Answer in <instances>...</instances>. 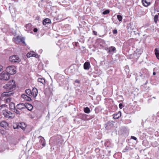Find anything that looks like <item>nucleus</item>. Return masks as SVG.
<instances>
[{
    "label": "nucleus",
    "instance_id": "nucleus-1",
    "mask_svg": "<svg viewBox=\"0 0 159 159\" xmlns=\"http://www.w3.org/2000/svg\"><path fill=\"white\" fill-rule=\"evenodd\" d=\"M16 87V85L13 80L10 81L7 84L3 86V88L7 91L13 89Z\"/></svg>",
    "mask_w": 159,
    "mask_h": 159
},
{
    "label": "nucleus",
    "instance_id": "nucleus-2",
    "mask_svg": "<svg viewBox=\"0 0 159 159\" xmlns=\"http://www.w3.org/2000/svg\"><path fill=\"white\" fill-rule=\"evenodd\" d=\"M6 71L10 75H13L16 72V68L14 66H9L6 69Z\"/></svg>",
    "mask_w": 159,
    "mask_h": 159
},
{
    "label": "nucleus",
    "instance_id": "nucleus-3",
    "mask_svg": "<svg viewBox=\"0 0 159 159\" xmlns=\"http://www.w3.org/2000/svg\"><path fill=\"white\" fill-rule=\"evenodd\" d=\"M2 113L6 118L12 119L15 117L14 115L8 110H3Z\"/></svg>",
    "mask_w": 159,
    "mask_h": 159
},
{
    "label": "nucleus",
    "instance_id": "nucleus-4",
    "mask_svg": "<svg viewBox=\"0 0 159 159\" xmlns=\"http://www.w3.org/2000/svg\"><path fill=\"white\" fill-rule=\"evenodd\" d=\"M10 77V75L7 72H3L0 74V79L3 80H8Z\"/></svg>",
    "mask_w": 159,
    "mask_h": 159
},
{
    "label": "nucleus",
    "instance_id": "nucleus-5",
    "mask_svg": "<svg viewBox=\"0 0 159 159\" xmlns=\"http://www.w3.org/2000/svg\"><path fill=\"white\" fill-rule=\"evenodd\" d=\"M10 61L12 62L19 63L20 61V59L17 55H13L11 56L9 58Z\"/></svg>",
    "mask_w": 159,
    "mask_h": 159
},
{
    "label": "nucleus",
    "instance_id": "nucleus-6",
    "mask_svg": "<svg viewBox=\"0 0 159 159\" xmlns=\"http://www.w3.org/2000/svg\"><path fill=\"white\" fill-rule=\"evenodd\" d=\"M14 41L16 43H17L20 42H22L24 44H25V39L23 37L18 36L13 38Z\"/></svg>",
    "mask_w": 159,
    "mask_h": 159
},
{
    "label": "nucleus",
    "instance_id": "nucleus-7",
    "mask_svg": "<svg viewBox=\"0 0 159 159\" xmlns=\"http://www.w3.org/2000/svg\"><path fill=\"white\" fill-rule=\"evenodd\" d=\"M13 94V92L11 91H9L8 92H3L2 94V97L1 99L3 98V97H5L6 98H7L9 97V96H10L11 95H12Z\"/></svg>",
    "mask_w": 159,
    "mask_h": 159
},
{
    "label": "nucleus",
    "instance_id": "nucleus-8",
    "mask_svg": "<svg viewBox=\"0 0 159 159\" xmlns=\"http://www.w3.org/2000/svg\"><path fill=\"white\" fill-rule=\"evenodd\" d=\"M27 57L29 58L31 57H34L36 58H38L39 55L37 54H36L33 51H30L26 55Z\"/></svg>",
    "mask_w": 159,
    "mask_h": 159
},
{
    "label": "nucleus",
    "instance_id": "nucleus-9",
    "mask_svg": "<svg viewBox=\"0 0 159 159\" xmlns=\"http://www.w3.org/2000/svg\"><path fill=\"white\" fill-rule=\"evenodd\" d=\"M31 93L32 95L31 97H33L34 98H35L38 93V90L36 88H34L33 89L32 91H31Z\"/></svg>",
    "mask_w": 159,
    "mask_h": 159
},
{
    "label": "nucleus",
    "instance_id": "nucleus-10",
    "mask_svg": "<svg viewBox=\"0 0 159 159\" xmlns=\"http://www.w3.org/2000/svg\"><path fill=\"white\" fill-rule=\"evenodd\" d=\"M17 108L19 110L25 109V104L23 103H19L17 105Z\"/></svg>",
    "mask_w": 159,
    "mask_h": 159
},
{
    "label": "nucleus",
    "instance_id": "nucleus-11",
    "mask_svg": "<svg viewBox=\"0 0 159 159\" xmlns=\"http://www.w3.org/2000/svg\"><path fill=\"white\" fill-rule=\"evenodd\" d=\"M90 67V64L89 62H86L84 64V68L86 70L89 69Z\"/></svg>",
    "mask_w": 159,
    "mask_h": 159
},
{
    "label": "nucleus",
    "instance_id": "nucleus-12",
    "mask_svg": "<svg viewBox=\"0 0 159 159\" xmlns=\"http://www.w3.org/2000/svg\"><path fill=\"white\" fill-rule=\"evenodd\" d=\"M0 126L6 128L8 126V123L5 121H2L0 122Z\"/></svg>",
    "mask_w": 159,
    "mask_h": 159
},
{
    "label": "nucleus",
    "instance_id": "nucleus-13",
    "mask_svg": "<svg viewBox=\"0 0 159 159\" xmlns=\"http://www.w3.org/2000/svg\"><path fill=\"white\" fill-rule=\"evenodd\" d=\"M21 97L26 101H30L31 100V99L30 97L25 94H22Z\"/></svg>",
    "mask_w": 159,
    "mask_h": 159
},
{
    "label": "nucleus",
    "instance_id": "nucleus-14",
    "mask_svg": "<svg viewBox=\"0 0 159 159\" xmlns=\"http://www.w3.org/2000/svg\"><path fill=\"white\" fill-rule=\"evenodd\" d=\"M25 109L27 108L28 110L29 111L31 110L33 108V106L30 104L28 103H25Z\"/></svg>",
    "mask_w": 159,
    "mask_h": 159
},
{
    "label": "nucleus",
    "instance_id": "nucleus-15",
    "mask_svg": "<svg viewBox=\"0 0 159 159\" xmlns=\"http://www.w3.org/2000/svg\"><path fill=\"white\" fill-rule=\"evenodd\" d=\"M39 142L42 144L43 147L44 146L45 143V140L41 136H39Z\"/></svg>",
    "mask_w": 159,
    "mask_h": 159
},
{
    "label": "nucleus",
    "instance_id": "nucleus-16",
    "mask_svg": "<svg viewBox=\"0 0 159 159\" xmlns=\"http://www.w3.org/2000/svg\"><path fill=\"white\" fill-rule=\"evenodd\" d=\"M121 116V112L119 111L117 113L113 115V117L114 119H118Z\"/></svg>",
    "mask_w": 159,
    "mask_h": 159
},
{
    "label": "nucleus",
    "instance_id": "nucleus-17",
    "mask_svg": "<svg viewBox=\"0 0 159 159\" xmlns=\"http://www.w3.org/2000/svg\"><path fill=\"white\" fill-rule=\"evenodd\" d=\"M51 23V20L48 18H46L44 19L43 22V24L46 25L47 24H49Z\"/></svg>",
    "mask_w": 159,
    "mask_h": 159
},
{
    "label": "nucleus",
    "instance_id": "nucleus-18",
    "mask_svg": "<svg viewBox=\"0 0 159 159\" xmlns=\"http://www.w3.org/2000/svg\"><path fill=\"white\" fill-rule=\"evenodd\" d=\"M38 82L41 83L43 85H45V80L43 78H39L38 79Z\"/></svg>",
    "mask_w": 159,
    "mask_h": 159
},
{
    "label": "nucleus",
    "instance_id": "nucleus-19",
    "mask_svg": "<svg viewBox=\"0 0 159 159\" xmlns=\"http://www.w3.org/2000/svg\"><path fill=\"white\" fill-rule=\"evenodd\" d=\"M18 126H19V128H20L23 130H24L26 127V126L24 124L21 123H18Z\"/></svg>",
    "mask_w": 159,
    "mask_h": 159
},
{
    "label": "nucleus",
    "instance_id": "nucleus-20",
    "mask_svg": "<svg viewBox=\"0 0 159 159\" xmlns=\"http://www.w3.org/2000/svg\"><path fill=\"white\" fill-rule=\"evenodd\" d=\"M26 93L29 96L31 97V91L30 89H27L25 91Z\"/></svg>",
    "mask_w": 159,
    "mask_h": 159
},
{
    "label": "nucleus",
    "instance_id": "nucleus-21",
    "mask_svg": "<svg viewBox=\"0 0 159 159\" xmlns=\"http://www.w3.org/2000/svg\"><path fill=\"white\" fill-rule=\"evenodd\" d=\"M155 54L157 58L159 59V50L157 48L155 49Z\"/></svg>",
    "mask_w": 159,
    "mask_h": 159
},
{
    "label": "nucleus",
    "instance_id": "nucleus-22",
    "mask_svg": "<svg viewBox=\"0 0 159 159\" xmlns=\"http://www.w3.org/2000/svg\"><path fill=\"white\" fill-rule=\"evenodd\" d=\"M9 107L11 109H14L15 108V104L12 102H10L9 104Z\"/></svg>",
    "mask_w": 159,
    "mask_h": 159
},
{
    "label": "nucleus",
    "instance_id": "nucleus-23",
    "mask_svg": "<svg viewBox=\"0 0 159 159\" xmlns=\"http://www.w3.org/2000/svg\"><path fill=\"white\" fill-rule=\"evenodd\" d=\"M142 2L144 5L146 7H147L149 5L150 3L147 2L146 0H143Z\"/></svg>",
    "mask_w": 159,
    "mask_h": 159
},
{
    "label": "nucleus",
    "instance_id": "nucleus-24",
    "mask_svg": "<svg viewBox=\"0 0 159 159\" xmlns=\"http://www.w3.org/2000/svg\"><path fill=\"white\" fill-rule=\"evenodd\" d=\"M4 99L5 100V103H8L11 102V98L9 97L7 98H4Z\"/></svg>",
    "mask_w": 159,
    "mask_h": 159
},
{
    "label": "nucleus",
    "instance_id": "nucleus-25",
    "mask_svg": "<svg viewBox=\"0 0 159 159\" xmlns=\"http://www.w3.org/2000/svg\"><path fill=\"white\" fill-rule=\"evenodd\" d=\"M84 111L85 113H89L90 112V110L89 108L86 107L84 109Z\"/></svg>",
    "mask_w": 159,
    "mask_h": 159
},
{
    "label": "nucleus",
    "instance_id": "nucleus-26",
    "mask_svg": "<svg viewBox=\"0 0 159 159\" xmlns=\"http://www.w3.org/2000/svg\"><path fill=\"white\" fill-rule=\"evenodd\" d=\"M116 50L115 47L113 46L110 47V53L112 52H114Z\"/></svg>",
    "mask_w": 159,
    "mask_h": 159
},
{
    "label": "nucleus",
    "instance_id": "nucleus-27",
    "mask_svg": "<svg viewBox=\"0 0 159 159\" xmlns=\"http://www.w3.org/2000/svg\"><path fill=\"white\" fill-rule=\"evenodd\" d=\"M155 5L157 7V10L159 11V0H157L156 1Z\"/></svg>",
    "mask_w": 159,
    "mask_h": 159
},
{
    "label": "nucleus",
    "instance_id": "nucleus-28",
    "mask_svg": "<svg viewBox=\"0 0 159 159\" xmlns=\"http://www.w3.org/2000/svg\"><path fill=\"white\" fill-rule=\"evenodd\" d=\"M117 18L119 21H122V17L121 15H117Z\"/></svg>",
    "mask_w": 159,
    "mask_h": 159
},
{
    "label": "nucleus",
    "instance_id": "nucleus-29",
    "mask_svg": "<svg viewBox=\"0 0 159 159\" xmlns=\"http://www.w3.org/2000/svg\"><path fill=\"white\" fill-rule=\"evenodd\" d=\"M7 106L6 104L2 105L0 106V110L4 109Z\"/></svg>",
    "mask_w": 159,
    "mask_h": 159
},
{
    "label": "nucleus",
    "instance_id": "nucleus-30",
    "mask_svg": "<svg viewBox=\"0 0 159 159\" xmlns=\"http://www.w3.org/2000/svg\"><path fill=\"white\" fill-rule=\"evenodd\" d=\"M109 12H110V11L108 10H106L105 11H104L102 13L104 15H105V14L109 13Z\"/></svg>",
    "mask_w": 159,
    "mask_h": 159
},
{
    "label": "nucleus",
    "instance_id": "nucleus-31",
    "mask_svg": "<svg viewBox=\"0 0 159 159\" xmlns=\"http://www.w3.org/2000/svg\"><path fill=\"white\" fill-rule=\"evenodd\" d=\"M158 16L156 15L154 17V21L156 23L158 20Z\"/></svg>",
    "mask_w": 159,
    "mask_h": 159
},
{
    "label": "nucleus",
    "instance_id": "nucleus-32",
    "mask_svg": "<svg viewBox=\"0 0 159 159\" xmlns=\"http://www.w3.org/2000/svg\"><path fill=\"white\" fill-rule=\"evenodd\" d=\"M14 112L17 114H20V111H18L15 108L14 109Z\"/></svg>",
    "mask_w": 159,
    "mask_h": 159
},
{
    "label": "nucleus",
    "instance_id": "nucleus-33",
    "mask_svg": "<svg viewBox=\"0 0 159 159\" xmlns=\"http://www.w3.org/2000/svg\"><path fill=\"white\" fill-rule=\"evenodd\" d=\"M13 128L14 129L19 128V126H18V124H15L13 125Z\"/></svg>",
    "mask_w": 159,
    "mask_h": 159
},
{
    "label": "nucleus",
    "instance_id": "nucleus-34",
    "mask_svg": "<svg viewBox=\"0 0 159 159\" xmlns=\"http://www.w3.org/2000/svg\"><path fill=\"white\" fill-rule=\"evenodd\" d=\"M105 50L107 51V52L109 53H110V47L109 48H105Z\"/></svg>",
    "mask_w": 159,
    "mask_h": 159
},
{
    "label": "nucleus",
    "instance_id": "nucleus-35",
    "mask_svg": "<svg viewBox=\"0 0 159 159\" xmlns=\"http://www.w3.org/2000/svg\"><path fill=\"white\" fill-rule=\"evenodd\" d=\"M31 26V24H29L26 25L25 27L26 29H27L28 28H29Z\"/></svg>",
    "mask_w": 159,
    "mask_h": 159
},
{
    "label": "nucleus",
    "instance_id": "nucleus-36",
    "mask_svg": "<svg viewBox=\"0 0 159 159\" xmlns=\"http://www.w3.org/2000/svg\"><path fill=\"white\" fill-rule=\"evenodd\" d=\"M117 33V31L116 30H113V33L114 34H116Z\"/></svg>",
    "mask_w": 159,
    "mask_h": 159
},
{
    "label": "nucleus",
    "instance_id": "nucleus-37",
    "mask_svg": "<svg viewBox=\"0 0 159 159\" xmlns=\"http://www.w3.org/2000/svg\"><path fill=\"white\" fill-rule=\"evenodd\" d=\"M131 138L135 140H136L137 139V138L136 137L134 136H131Z\"/></svg>",
    "mask_w": 159,
    "mask_h": 159
},
{
    "label": "nucleus",
    "instance_id": "nucleus-38",
    "mask_svg": "<svg viewBox=\"0 0 159 159\" xmlns=\"http://www.w3.org/2000/svg\"><path fill=\"white\" fill-rule=\"evenodd\" d=\"M119 107L120 109H122L123 107V105L122 103H120L119 104Z\"/></svg>",
    "mask_w": 159,
    "mask_h": 159
},
{
    "label": "nucleus",
    "instance_id": "nucleus-39",
    "mask_svg": "<svg viewBox=\"0 0 159 159\" xmlns=\"http://www.w3.org/2000/svg\"><path fill=\"white\" fill-rule=\"evenodd\" d=\"M34 31L35 32H36L38 31V29L36 28H35L34 29Z\"/></svg>",
    "mask_w": 159,
    "mask_h": 159
},
{
    "label": "nucleus",
    "instance_id": "nucleus-40",
    "mask_svg": "<svg viewBox=\"0 0 159 159\" xmlns=\"http://www.w3.org/2000/svg\"><path fill=\"white\" fill-rule=\"evenodd\" d=\"M93 33L95 35H97V32L96 31H93Z\"/></svg>",
    "mask_w": 159,
    "mask_h": 159
},
{
    "label": "nucleus",
    "instance_id": "nucleus-41",
    "mask_svg": "<svg viewBox=\"0 0 159 159\" xmlns=\"http://www.w3.org/2000/svg\"><path fill=\"white\" fill-rule=\"evenodd\" d=\"M3 69V66H2L1 65L0 66V72H1Z\"/></svg>",
    "mask_w": 159,
    "mask_h": 159
},
{
    "label": "nucleus",
    "instance_id": "nucleus-42",
    "mask_svg": "<svg viewBox=\"0 0 159 159\" xmlns=\"http://www.w3.org/2000/svg\"><path fill=\"white\" fill-rule=\"evenodd\" d=\"M75 82H76V83H79V81L78 80H76L75 81Z\"/></svg>",
    "mask_w": 159,
    "mask_h": 159
},
{
    "label": "nucleus",
    "instance_id": "nucleus-43",
    "mask_svg": "<svg viewBox=\"0 0 159 159\" xmlns=\"http://www.w3.org/2000/svg\"><path fill=\"white\" fill-rule=\"evenodd\" d=\"M156 72H153V75H156Z\"/></svg>",
    "mask_w": 159,
    "mask_h": 159
},
{
    "label": "nucleus",
    "instance_id": "nucleus-44",
    "mask_svg": "<svg viewBox=\"0 0 159 159\" xmlns=\"http://www.w3.org/2000/svg\"><path fill=\"white\" fill-rule=\"evenodd\" d=\"M158 15H159V13H158Z\"/></svg>",
    "mask_w": 159,
    "mask_h": 159
}]
</instances>
